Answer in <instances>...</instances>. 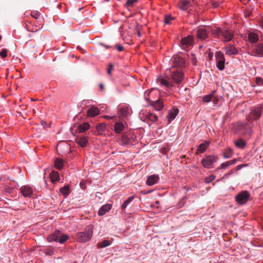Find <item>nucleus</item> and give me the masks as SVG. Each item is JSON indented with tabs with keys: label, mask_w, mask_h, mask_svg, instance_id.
<instances>
[{
	"label": "nucleus",
	"mask_w": 263,
	"mask_h": 263,
	"mask_svg": "<svg viewBox=\"0 0 263 263\" xmlns=\"http://www.w3.org/2000/svg\"><path fill=\"white\" fill-rule=\"evenodd\" d=\"M128 108L127 107H121L119 110V114L123 117H125L127 115Z\"/></svg>",
	"instance_id": "obj_33"
},
{
	"label": "nucleus",
	"mask_w": 263,
	"mask_h": 263,
	"mask_svg": "<svg viewBox=\"0 0 263 263\" xmlns=\"http://www.w3.org/2000/svg\"><path fill=\"white\" fill-rule=\"evenodd\" d=\"M87 114L89 117H95L99 114V109L97 107L91 106L87 110Z\"/></svg>",
	"instance_id": "obj_19"
},
{
	"label": "nucleus",
	"mask_w": 263,
	"mask_h": 263,
	"mask_svg": "<svg viewBox=\"0 0 263 263\" xmlns=\"http://www.w3.org/2000/svg\"><path fill=\"white\" fill-rule=\"evenodd\" d=\"M254 52L256 55L263 56V44H257L254 49Z\"/></svg>",
	"instance_id": "obj_21"
},
{
	"label": "nucleus",
	"mask_w": 263,
	"mask_h": 263,
	"mask_svg": "<svg viewBox=\"0 0 263 263\" xmlns=\"http://www.w3.org/2000/svg\"><path fill=\"white\" fill-rule=\"evenodd\" d=\"M174 67H183L185 66V60L179 55H175L172 59Z\"/></svg>",
	"instance_id": "obj_9"
},
{
	"label": "nucleus",
	"mask_w": 263,
	"mask_h": 263,
	"mask_svg": "<svg viewBox=\"0 0 263 263\" xmlns=\"http://www.w3.org/2000/svg\"><path fill=\"white\" fill-rule=\"evenodd\" d=\"M44 252L46 255H53L54 254V251L53 248H47L44 250Z\"/></svg>",
	"instance_id": "obj_40"
},
{
	"label": "nucleus",
	"mask_w": 263,
	"mask_h": 263,
	"mask_svg": "<svg viewBox=\"0 0 263 263\" xmlns=\"http://www.w3.org/2000/svg\"><path fill=\"white\" fill-rule=\"evenodd\" d=\"M174 18L171 16H166L164 18V22L166 24H169Z\"/></svg>",
	"instance_id": "obj_46"
},
{
	"label": "nucleus",
	"mask_w": 263,
	"mask_h": 263,
	"mask_svg": "<svg viewBox=\"0 0 263 263\" xmlns=\"http://www.w3.org/2000/svg\"><path fill=\"white\" fill-rule=\"evenodd\" d=\"M197 37L201 40H204L208 37V31L204 27H200L197 29Z\"/></svg>",
	"instance_id": "obj_10"
},
{
	"label": "nucleus",
	"mask_w": 263,
	"mask_h": 263,
	"mask_svg": "<svg viewBox=\"0 0 263 263\" xmlns=\"http://www.w3.org/2000/svg\"><path fill=\"white\" fill-rule=\"evenodd\" d=\"M137 35L140 36V33L139 31L137 29Z\"/></svg>",
	"instance_id": "obj_57"
},
{
	"label": "nucleus",
	"mask_w": 263,
	"mask_h": 263,
	"mask_svg": "<svg viewBox=\"0 0 263 263\" xmlns=\"http://www.w3.org/2000/svg\"><path fill=\"white\" fill-rule=\"evenodd\" d=\"M7 180H11V178L9 177H0V181H5Z\"/></svg>",
	"instance_id": "obj_50"
},
{
	"label": "nucleus",
	"mask_w": 263,
	"mask_h": 263,
	"mask_svg": "<svg viewBox=\"0 0 263 263\" xmlns=\"http://www.w3.org/2000/svg\"><path fill=\"white\" fill-rule=\"evenodd\" d=\"M194 44V38L191 35L183 37L180 42V47L184 50H188L191 48Z\"/></svg>",
	"instance_id": "obj_5"
},
{
	"label": "nucleus",
	"mask_w": 263,
	"mask_h": 263,
	"mask_svg": "<svg viewBox=\"0 0 263 263\" xmlns=\"http://www.w3.org/2000/svg\"><path fill=\"white\" fill-rule=\"evenodd\" d=\"M215 178V176L211 175L205 178V182L208 183L211 182Z\"/></svg>",
	"instance_id": "obj_42"
},
{
	"label": "nucleus",
	"mask_w": 263,
	"mask_h": 263,
	"mask_svg": "<svg viewBox=\"0 0 263 263\" xmlns=\"http://www.w3.org/2000/svg\"><path fill=\"white\" fill-rule=\"evenodd\" d=\"M217 160L218 157L214 155L206 156L201 160V163L205 168H209Z\"/></svg>",
	"instance_id": "obj_7"
},
{
	"label": "nucleus",
	"mask_w": 263,
	"mask_h": 263,
	"mask_svg": "<svg viewBox=\"0 0 263 263\" xmlns=\"http://www.w3.org/2000/svg\"><path fill=\"white\" fill-rule=\"evenodd\" d=\"M249 40L251 43H256L258 40L257 34L253 32H250L248 34Z\"/></svg>",
	"instance_id": "obj_28"
},
{
	"label": "nucleus",
	"mask_w": 263,
	"mask_h": 263,
	"mask_svg": "<svg viewBox=\"0 0 263 263\" xmlns=\"http://www.w3.org/2000/svg\"><path fill=\"white\" fill-rule=\"evenodd\" d=\"M230 163L229 162V161H227L226 162H224V163H222L221 164V166L220 167V168H222V169H225L226 168H227L228 167H229V166H230Z\"/></svg>",
	"instance_id": "obj_44"
},
{
	"label": "nucleus",
	"mask_w": 263,
	"mask_h": 263,
	"mask_svg": "<svg viewBox=\"0 0 263 263\" xmlns=\"http://www.w3.org/2000/svg\"><path fill=\"white\" fill-rule=\"evenodd\" d=\"M50 179L52 183H54L59 180V175L58 172L53 171L49 175Z\"/></svg>",
	"instance_id": "obj_25"
},
{
	"label": "nucleus",
	"mask_w": 263,
	"mask_h": 263,
	"mask_svg": "<svg viewBox=\"0 0 263 263\" xmlns=\"http://www.w3.org/2000/svg\"><path fill=\"white\" fill-rule=\"evenodd\" d=\"M99 87H100V89H101L102 90H104V85H103V84L100 83V84H99Z\"/></svg>",
	"instance_id": "obj_54"
},
{
	"label": "nucleus",
	"mask_w": 263,
	"mask_h": 263,
	"mask_svg": "<svg viewBox=\"0 0 263 263\" xmlns=\"http://www.w3.org/2000/svg\"><path fill=\"white\" fill-rule=\"evenodd\" d=\"M232 173H233V171L232 170V171H230L228 174H226L223 177H226L232 174Z\"/></svg>",
	"instance_id": "obj_55"
},
{
	"label": "nucleus",
	"mask_w": 263,
	"mask_h": 263,
	"mask_svg": "<svg viewBox=\"0 0 263 263\" xmlns=\"http://www.w3.org/2000/svg\"><path fill=\"white\" fill-rule=\"evenodd\" d=\"M232 150L230 148H229L223 153V156L225 158H229L232 156Z\"/></svg>",
	"instance_id": "obj_39"
},
{
	"label": "nucleus",
	"mask_w": 263,
	"mask_h": 263,
	"mask_svg": "<svg viewBox=\"0 0 263 263\" xmlns=\"http://www.w3.org/2000/svg\"><path fill=\"white\" fill-rule=\"evenodd\" d=\"M146 117L149 120L153 122H156L158 119L157 116L156 115L153 114L152 113H148L146 115Z\"/></svg>",
	"instance_id": "obj_37"
},
{
	"label": "nucleus",
	"mask_w": 263,
	"mask_h": 263,
	"mask_svg": "<svg viewBox=\"0 0 263 263\" xmlns=\"http://www.w3.org/2000/svg\"><path fill=\"white\" fill-rule=\"evenodd\" d=\"M166 74L177 85L180 84L184 80V73L180 69H169L166 71Z\"/></svg>",
	"instance_id": "obj_2"
},
{
	"label": "nucleus",
	"mask_w": 263,
	"mask_h": 263,
	"mask_svg": "<svg viewBox=\"0 0 263 263\" xmlns=\"http://www.w3.org/2000/svg\"><path fill=\"white\" fill-rule=\"evenodd\" d=\"M135 27H136V29H137L138 24L136 22H135Z\"/></svg>",
	"instance_id": "obj_59"
},
{
	"label": "nucleus",
	"mask_w": 263,
	"mask_h": 263,
	"mask_svg": "<svg viewBox=\"0 0 263 263\" xmlns=\"http://www.w3.org/2000/svg\"><path fill=\"white\" fill-rule=\"evenodd\" d=\"M262 111L261 106L253 107L247 118L248 121L252 123V121L257 120L260 118Z\"/></svg>",
	"instance_id": "obj_4"
},
{
	"label": "nucleus",
	"mask_w": 263,
	"mask_h": 263,
	"mask_svg": "<svg viewBox=\"0 0 263 263\" xmlns=\"http://www.w3.org/2000/svg\"><path fill=\"white\" fill-rule=\"evenodd\" d=\"M20 190L23 196L25 197H30L33 193L32 189L28 185H23Z\"/></svg>",
	"instance_id": "obj_12"
},
{
	"label": "nucleus",
	"mask_w": 263,
	"mask_h": 263,
	"mask_svg": "<svg viewBox=\"0 0 263 263\" xmlns=\"http://www.w3.org/2000/svg\"><path fill=\"white\" fill-rule=\"evenodd\" d=\"M223 29H221L220 28L214 27L211 29L212 33L215 36L218 38L221 36Z\"/></svg>",
	"instance_id": "obj_27"
},
{
	"label": "nucleus",
	"mask_w": 263,
	"mask_h": 263,
	"mask_svg": "<svg viewBox=\"0 0 263 263\" xmlns=\"http://www.w3.org/2000/svg\"><path fill=\"white\" fill-rule=\"evenodd\" d=\"M115 131L118 134L121 133L124 128V124L121 122H116L114 125Z\"/></svg>",
	"instance_id": "obj_23"
},
{
	"label": "nucleus",
	"mask_w": 263,
	"mask_h": 263,
	"mask_svg": "<svg viewBox=\"0 0 263 263\" xmlns=\"http://www.w3.org/2000/svg\"><path fill=\"white\" fill-rule=\"evenodd\" d=\"M122 28V26H121V27H120V29L121 30Z\"/></svg>",
	"instance_id": "obj_63"
},
{
	"label": "nucleus",
	"mask_w": 263,
	"mask_h": 263,
	"mask_svg": "<svg viewBox=\"0 0 263 263\" xmlns=\"http://www.w3.org/2000/svg\"><path fill=\"white\" fill-rule=\"evenodd\" d=\"M114 65L112 63H109L108 64V67L107 70V73L108 74L110 75L111 74V71L114 69Z\"/></svg>",
	"instance_id": "obj_43"
},
{
	"label": "nucleus",
	"mask_w": 263,
	"mask_h": 263,
	"mask_svg": "<svg viewBox=\"0 0 263 263\" xmlns=\"http://www.w3.org/2000/svg\"><path fill=\"white\" fill-rule=\"evenodd\" d=\"M60 192L61 194L65 196H67L70 194V190L68 185L64 186L61 187L60 190Z\"/></svg>",
	"instance_id": "obj_32"
},
{
	"label": "nucleus",
	"mask_w": 263,
	"mask_h": 263,
	"mask_svg": "<svg viewBox=\"0 0 263 263\" xmlns=\"http://www.w3.org/2000/svg\"><path fill=\"white\" fill-rule=\"evenodd\" d=\"M225 53L228 55H235L237 53V49L232 45H228L224 48Z\"/></svg>",
	"instance_id": "obj_14"
},
{
	"label": "nucleus",
	"mask_w": 263,
	"mask_h": 263,
	"mask_svg": "<svg viewBox=\"0 0 263 263\" xmlns=\"http://www.w3.org/2000/svg\"><path fill=\"white\" fill-rule=\"evenodd\" d=\"M31 15L35 18H37L40 14H39L38 12H32L31 13Z\"/></svg>",
	"instance_id": "obj_48"
},
{
	"label": "nucleus",
	"mask_w": 263,
	"mask_h": 263,
	"mask_svg": "<svg viewBox=\"0 0 263 263\" xmlns=\"http://www.w3.org/2000/svg\"><path fill=\"white\" fill-rule=\"evenodd\" d=\"M69 236L67 235L63 234L61 233L60 236L59 237V242L60 243H63L68 240Z\"/></svg>",
	"instance_id": "obj_38"
},
{
	"label": "nucleus",
	"mask_w": 263,
	"mask_h": 263,
	"mask_svg": "<svg viewBox=\"0 0 263 263\" xmlns=\"http://www.w3.org/2000/svg\"><path fill=\"white\" fill-rule=\"evenodd\" d=\"M61 232L60 231H55L53 233L49 235L47 240L49 242L55 241L59 242V237L60 236Z\"/></svg>",
	"instance_id": "obj_16"
},
{
	"label": "nucleus",
	"mask_w": 263,
	"mask_h": 263,
	"mask_svg": "<svg viewBox=\"0 0 263 263\" xmlns=\"http://www.w3.org/2000/svg\"><path fill=\"white\" fill-rule=\"evenodd\" d=\"M75 141L82 147H85L88 143V139L85 136L77 137L75 139Z\"/></svg>",
	"instance_id": "obj_13"
},
{
	"label": "nucleus",
	"mask_w": 263,
	"mask_h": 263,
	"mask_svg": "<svg viewBox=\"0 0 263 263\" xmlns=\"http://www.w3.org/2000/svg\"><path fill=\"white\" fill-rule=\"evenodd\" d=\"M106 129V125L103 123H100L97 125L96 129L98 133V134L101 135Z\"/></svg>",
	"instance_id": "obj_31"
},
{
	"label": "nucleus",
	"mask_w": 263,
	"mask_h": 263,
	"mask_svg": "<svg viewBox=\"0 0 263 263\" xmlns=\"http://www.w3.org/2000/svg\"><path fill=\"white\" fill-rule=\"evenodd\" d=\"M152 105L157 110H160L163 107V103L160 100H158L156 101H153L152 103Z\"/></svg>",
	"instance_id": "obj_26"
},
{
	"label": "nucleus",
	"mask_w": 263,
	"mask_h": 263,
	"mask_svg": "<svg viewBox=\"0 0 263 263\" xmlns=\"http://www.w3.org/2000/svg\"><path fill=\"white\" fill-rule=\"evenodd\" d=\"M261 80V79L260 78H257V81Z\"/></svg>",
	"instance_id": "obj_60"
},
{
	"label": "nucleus",
	"mask_w": 263,
	"mask_h": 263,
	"mask_svg": "<svg viewBox=\"0 0 263 263\" xmlns=\"http://www.w3.org/2000/svg\"><path fill=\"white\" fill-rule=\"evenodd\" d=\"M159 177L158 175H151L148 177L146 183L149 186H151L156 183Z\"/></svg>",
	"instance_id": "obj_20"
},
{
	"label": "nucleus",
	"mask_w": 263,
	"mask_h": 263,
	"mask_svg": "<svg viewBox=\"0 0 263 263\" xmlns=\"http://www.w3.org/2000/svg\"><path fill=\"white\" fill-rule=\"evenodd\" d=\"M104 46H105V48H108V47H108V46H105V45H104Z\"/></svg>",
	"instance_id": "obj_61"
},
{
	"label": "nucleus",
	"mask_w": 263,
	"mask_h": 263,
	"mask_svg": "<svg viewBox=\"0 0 263 263\" xmlns=\"http://www.w3.org/2000/svg\"><path fill=\"white\" fill-rule=\"evenodd\" d=\"M0 55L2 58H5L7 55V50L6 49H3L0 52Z\"/></svg>",
	"instance_id": "obj_45"
},
{
	"label": "nucleus",
	"mask_w": 263,
	"mask_h": 263,
	"mask_svg": "<svg viewBox=\"0 0 263 263\" xmlns=\"http://www.w3.org/2000/svg\"><path fill=\"white\" fill-rule=\"evenodd\" d=\"M209 145V142L208 141H205L199 145L198 148V151L200 153H203L206 150Z\"/></svg>",
	"instance_id": "obj_30"
},
{
	"label": "nucleus",
	"mask_w": 263,
	"mask_h": 263,
	"mask_svg": "<svg viewBox=\"0 0 263 263\" xmlns=\"http://www.w3.org/2000/svg\"><path fill=\"white\" fill-rule=\"evenodd\" d=\"M216 59V66L219 70H223L224 69L225 58L223 53L221 51H217L215 53Z\"/></svg>",
	"instance_id": "obj_6"
},
{
	"label": "nucleus",
	"mask_w": 263,
	"mask_h": 263,
	"mask_svg": "<svg viewBox=\"0 0 263 263\" xmlns=\"http://www.w3.org/2000/svg\"><path fill=\"white\" fill-rule=\"evenodd\" d=\"M112 205L110 204H106L103 205L98 211L99 216H103L107 212H109L111 209Z\"/></svg>",
	"instance_id": "obj_17"
},
{
	"label": "nucleus",
	"mask_w": 263,
	"mask_h": 263,
	"mask_svg": "<svg viewBox=\"0 0 263 263\" xmlns=\"http://www.w3.org/2000/svg\"><path fill=\"white\" fill-rule=\"evenodd\" d=\"M137 1V0H127L126 4L128 7L132 6Z\"/></svg>",
	"instance_id": "obj_47"
},
{
	"label": "nucleus",
	"mask_w": 263,
	"mask_h": 263,
	"mask_svg": "<svg viewBox=\"0 0 263 263\" xmlns=\"http://www.w3.org/2000/svg\"><path fill=\"white\" fill-rule=\"evenodd\" d=\"M252 123L250 122H240L237 124L235 127V131L237 133L242 135H248L250 136L252 133V128L253 127Z\"/></svg>",
	"instance_id": "obj_3"
},
{
	"label": "nucleus",
	"mask_w": 263,
	"mask_h": 263,
	"mask_svg": "<svg viewBox=\"0 0 263 263\" xmlns=\"http://www.w3.org/2000/svg\"><path fill=\"white\" fill-rule=\"evenodd\" d=\"M159 83L167 88H172L174 86V83L169 81L168 79L165 78H160L158 79Z\"/></svg>",
	"instance_id": "obj_18"
},
{
	"label": "nucleus",
	"mask_w": 263,
	"mask_h": 263,
	"mask_svg": "<svg viewBox=\"0 0 263 263\" xmlns=\"http://www.w3.org/2000/svg\"><path fill=\"white\" fill-rule=\"evenodd\" d=\"M63 165V160L58 158L55 160L54 162L55 167L60 170L62 168Z\"/></svg>",
	"instance_id": "obj_34"
},
{
	"label": "nucleus",
	"mask_w": 263,
	"mask_h": 263,
	"mask_svg": "<svg viewBox=\"0 0 263 263\" xmlns=\"http://www.w3.org/2000/svg\"><path fill=\"white\" fill-rule=\"evenodd\" d=\"M110 244L111 243L108 240H104L101 242L98 243L97 247L99 248H105L109 246Z\"/></svg>",
	"instance_id": "obj_35"
},
{
	"label": "nucleus",
	"mask_w": 263,
	"mask_h": 263,
	"mask_svg": "<svg viewBox=\"0 0 263 263\" xmlns=\"http://www.w3.org/2000/svg\"><path fill=\"white\" fill-rule=\"evenodd\" d=\"M213 97L212 95H209L207 96H205L203 97V101L205 103H208L211 101V98Z\"/></svg>",
	"instance_id": "obj_41"
},
{
	"label": "nucleus",
	"mask_w": 263,
	"mask_h": 263,
	"mask_svg": "<svg viewBox=\"0 0 263 263\" xmlns=\"http://www.w3.org/2000/svg\"><path fill=\"white\" fill-rule=\"evenodd\" d=\"M241 165H242V167H243L247 166L248 165V164H241Z\"/></svg>",
	"instance_id": "obj_58"
},
{
	"label": "nucleus",
	"mask_w": 263,
	"mask_h": 263,
	"mask_svg": "<svg viewBox=\"0 0 263 263\" xmlns=\"http://www.w3.org/2000/svg\"><path fill=\"white\" fill-rule=\"evenodd\" d=\"M134 198V196H130L126 199L122 205V209H125L128 204H129Z\"/></svg>",
	"instance_id": "obj_36"
},
{
	"label": "nucleus",
	"mask_w": 263,
	"mask_h": 263,
	"mask_svg": "<svg viewBox=\"0 0 263 263\" xmlns=\"http://www.w3.org/2000/svg\"><path fill=\"white\" fill-rule=\"evenodd\" d=\"M93 227L91 225L87 226L83 232H78L76 235V239L80 242H86L92 237Z\"/></svg>",
	"instance_id": "obj_1"
},
{
	"label": "nucleus",
	"mask_w": 263,
	"mask_h": 263,
	"mask_svg": "<svg viewBox=\"0 0 263 263\" xmlns=\"http://www.w3.org/2000/svg\"><path fill=\"white\" fill-rule=\"evenodd\" d=\"M35 100H34V99H31V101H35Z\"/></svg>",
	"instance_id": "obj_62"
},
{
	"label": "nucleus",
	"mask_w": 263,
	"mask_h": 263,
	"mask_svg": "<svg viewBox=\"0 0 263 263\" xmlns=\"http://www.w3.org/2000/svg\"><path fill=\"white\" fill-rule=\"evenodd\" d=\"M242 168V165L240 164L237 166V170H239Z\"/></svg>",
	"instance_id": "obj_56"
},
{
	"label": "nucleus",
	"mask_w": 263,
	"mask_h": 263,
	"mask_svg": "<svg viewBox=\"0 0 263 263\" xmlns=\"http://www.w3.org/2000/svg\"><path fill=\"white\" fill-rule=\"evenodd\" d=\"M234 143L236 146L239 148H243L246 145L245 141L241 138L235 141Z\"/></svg>",
	"instance_id": "obj_29"
},
{
	"label": "nucleus",
	"mask_w": 263,
	"mask_h": 263,
	"mask_svg": "<svg viewBox=\"0 0 263 263\" xmlns=\"http://www.w3.org/2000/svg\"><path fill=\"white\" fill-rule=\"evenodd\" d=\"M249 197V193L247 191H243L236 196V201L239 204H243L248 201Z\"/></svg>",
	"instance_id": "obj_8"
},
{
	"label": "nucleus",
	"mask_w": 263,
	"mask_h": 263,
	"mask_svg": "<svg viewBox=\"0 0 263 263\" xmlns=\"http://www.w3.org/2000/svg\"><path fill=\"white\" fill-rule=\"evenodd\" d=\"M212 4V6L214 7V8H217L219 6V3L218 2H212L211 3Z\"/></svg>",
	"instance_id": "obj_51"
},
{
	"label": "nucleus",
	"mask_w": 263,
	"mask_h": 263,
	"mask_svg": "<svg viewBox=\"0 0 263 263\" xmlns=\"http://www.w3.org/2000/svg\"><path fill=\"white\" fill-rule=\"evenodd\" d=\"M191 5L190 0H180L178 7L181 10L186 11Z\"/></svg>",
	"instance_id": "obj_15"
},
{
	"label": "nucleus",
	"mask_w": 263,
	"mask_h": 263,
	"mask_svg": "<svg viewBox=\"0 0 263 263\" xmlns=\"http://www.w3.org/2000/svg\"><path fill=\"white\" fill-rule=\"evenodd\" d=\"M178 112V109L176 108L174 109L173 111H171L169 112V114L167 115L168 123H170L172 120H173L176 118Z\"/></svg>",
	"instance_id": "obj_22"
},
{
	"label": "nucleus",
	"mask_w": 263,
	"mask_h": 263,
	"mask_svg": "<svg viewBox=\"0 0 263 263\" xmlns=\"http://www.w3.org/2000/svg\"><path fill=\"white\" fill-rule=\"evenodd\" d=\"M122 138H123V141L124 142H127V141L128 140V139L127 138V137L125 135H123L122 136Z\"/></svg>",
	"instance_id": "obj_53"
},
{
	"label": "nucleus",
	"mask_w": 263,
	"mask_h": 263,
	"mask_svg": "<svg viewBox=\"0 0 263 263\" xmlns=\"http://www.w3.org/2000/svg\"><path fill=\"white\" fill-rule=\"evenodd\" d=\"M237 160L236 159H234L232 160H230V161H229V162L230 163V165H233V164H234L236 162Z\"/></svg>",
	"instance_id": "obj_52"
},
{
	"label": "nucleus",
	"mask_w": 263,
	"mask_h": 263,
	"mask_svg": "<svg viewBox=\"0 0 263 263\" xmlns=\"http://www.w3.org/2000/svg\"><path fill=\"white\" fill-rule=\"evenodd\" d=\"M90 128V125L88 123L84 122L78 126V129L79 133H84Z\"/></svg>",
	"instance_id": "obj_24"
},
{
	"label": "nucleus",
	"mask_w": 263,
	"mask_h": 263,
	"mask_svg": "<svg viewBox=\"0 0 263 263\" xmlns=\"http://www.w3.org/2000/svg\"><path fill=\"white\" fill-rule=\"evenodd\" d=\"M116 47L117 50L119 51H121L123 50V49H124V47L120 44L117 45L116 46Z\"/></svg>",
	"instance_id": "obj_49"
},
{
	"label": "nucleus",
	"mask_w": 263,
	"mask_h": 263,
	"mask_svg": "<svg viewBox=\"0 0 263 263\" xmlns=\"http://www.w3.org/2000/svg\"><path fill=\"white\" fill-rule=\"evenodd\" d=\"M221 36L222 37V41L224 42H230L233 38V33L227 29H223Z\"/></svg>",
	"instance_id": "obj_11"
}]
</instances>
